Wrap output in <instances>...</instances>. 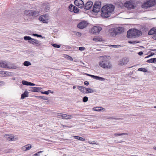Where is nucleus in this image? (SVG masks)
I'll return each mask as SVG.
<instances>
[{
  "mask_svg": "<svg viewBox=\"0 0 156 156\" xmlns=\"http://www.w3.org/2000/svg\"><path fill=\"white\" fill-rule=\"evenodd\" d=\"M73 11L74 13H77L79 11V9L76 6L73 7Z\"/></svg>",
  "mask_w": 156,
  "mask_h": 156,
  "instance_id": "30",
  "label": "nucleus"
},
{
  "mask_svg": "<svg viewBox=\"0 0 156 156\" xmlns=\"http://www.w3.org/2000/svg\"><path fill=\"white\" fill-rule=\"evenodd\" d=\"M4 137H5L9 141L14 140L13 139L14 138L12 136L9 135H5Z\"/></svg>",
  "mask_w": 156,
  "mask_h": 156,
  "instance_id": "23",
  "label": "nucleus"
},
{
  "mask_svg": "<svg viewBox=\"0 0 156 156\" xmlns=\"http://www.w3.org/2000/svg\"><path fill=\"white\" fill-rule=\"evenodd\" d=\"M99 107H96L95 108L94 110L96 111H101V109H99Z\"/></svg>",
  "mask_w": 156,
  "mask_h": 156,
  "instance_id": "50",
  "label": "nucleus"
},
{
  "mask_svg": "<svg viewBox=\"0 0 156 156\" xmlns=\"http://www.w3.org/2000/svg\"><path fill=\"white\" fill-rule=\"evenodd\" d=\"M124 30V28L122 27H116L109 30V32L111 36L114 37L118 34L123 32Z\"/></svg>",
  "mask_w": 156,
  "mask_h": 156,
  "instance_id": "4",
  "label": "nucleus"
},
{
  "mask_svg": "<svg viewBox=\"0 0 156 156\" xmlns=\"http://www.w3.org/2000/svg\"><path fill=\"white\" fill-rule=\"evenodd\" d=\"M153 63H155L156 62V58H153Z\"/></svg>",
  "mask_w": 156,
  "mask_h": 156,
  "instance_id": "61",
  "label": "nucleus"
},
{
  "mask_svg": "<svg viewBox=\"0 0 156 156\" xmlns=\"http://www.w3.org/2000/svg\"><path fill=\"white\" fill-rule=\"evenodd\" d=\"M22 83L23 85H26L29 86V82L25 81V80H23L22 82Z\"/></svg>",
  "mask_w": 156,
  "mask_h": 156,
  "instance_id": "39",
  "label": "nucleus"
},
{
  "mask_svg": "<svg viewBox=\"0 0 156 156\" xmlns=\"http://www.w3.org/2000/svg\"><path fill=\"white\" fill-rule=\"evenodd\" d=\"M74 6L71 4L69 6V10L71 12H73V7Z\"/></svg>",
  "mask_w": 156,
  "mask_h": 156,
  "instance_id": "29",
  "label": "nucleus"
},
{
  "mask_svg": "<svg viewBox=\"0 0 156 156\" xmlns=\"http://www.w3.org/2000/svg\"><path fill=\"white\" fill-rule=\"evenodd\" d=\"M101 8V6L98 7L97 6L93 5L92 11L94 12H98L100 11Z\"/></svg>",
  "mask_w": 156,
  "mask_h": 156,
  "instance_id": "16",
  "label": "nucleus"
},
{
  "mask_svg": "<svg viewBox=\"0 0 156 156\" xmlns=\"http://www.w3.org/2000/svg\"><path fill=\"white\" fill-rule=\"evenodd\" d=\"M153 38L154 39H155L156 40V34L154 35L153 36Z\"/></svg>",
  "mask_w": 156,
  "mask_h": 156,
  "instance_id": "62",
  "label": "nucleus"
},
{
  "mask_svg": "<svg viewBox=\"0 0 156 156\" xmlns=\"http://www.w3.org/2000/svg\"><path fill=\"white\" fill-rule=\"evenodd\" d=\"M94 79H96V80H101L102 81H104L105 80V79L103 78V77H101L98 76H94Z\"/></svg>",
  "mask_w": 156,
  "mask_h": 156,
  "instance_id": "24",
  "label": "nucleus"
},
{
  "mask_svg": "<svg viewBox=\"0 0 156 156\" xmlns=\"http://www.w3.org/2000/svg\"><path fill=\"white\" fill-rule=\"evenodd\" d=\"M32 35L34 36L37 37H42L41 35H38L36 34H33Z\"/></svg>",
  "mask_w": 156,
  "mask_h": 156,
  "instance_id": "46",
  "label": "nucleus"
},
{
  "mask_svg": "<svg viewBox=\"0 0 156 156\" xmlns=\"http://www.w3.org/2000/svg\"><path fill=\"white\" fill-rule=\"evenodd\" d=\"M101 2L99 1H97L95 2L94 5L97 6L98 7L101 6Z\"/></svg>",
  "mask_w": 156,
  "mask_h": 156,
  "instance_id": "32",
  "label": "nucleus"
},
{
  "mask_svg": "<svg viewBox=\"0 0 156 156\" xmlns=\"http://www.w3.org/2000/svg\"><path fill=\"white\" fill-rule=\"evenodd\" d=\"M124 135H128V133H115L114 134V135L115 136H119Z\"/></svg>",
  "mask_w": 156,
  "mask_h": 156,
  "instance_id": "36",
  "label": "nucleus"
},
{
  "mask_svg": "<svg viewBox=\"0 0 156 156\" xmlns=\"http://www.w3.org/2000/svg\"><path fill=\"white\" fill-rule=\"evenodd\" d=\"M73 116L69 115H66L65 114V119H69L73 118Z\"/></svg>",
  "mask_w": 156,
  "mask_h": 156,
  "instance_id": "27",
  "label": "nucleus"
},
{
  "mask_svg": "<svg viewBox=\"0 0 156 156\" xmlns=\"http://www.w3.org/2000/svg\"><path fill=\"white\" fill-rule=\"evenodd\" d=\"M44 8V11L47 12H48L50 9V6L49 5H43Z\"/></svg>",
  "mask_w": 156,
  "mask_h": 156,
  "instance_id": "19",
  "label": "nucleus"
},
{
  "mask_svg": "<svg viewBox=\"0 0 156 156\" xmlns=\"http://www.w3.org/2000/svg\"><path fill=\"white\" fill-rule=\"evenodd\" d=\"M124 6L128 9H132L134 8V6L132 3L130 1H126L124 4Z\"/></svg>",
  "mask_w": 156,
  "mask_h": 156,
  "instance_id": "12",
  "label": "nucleus"
},
{
  "mask_svg": "<svg viewBox=\"0 0 156 156\" xmlns=\"http://www.w3.org/2000/svg\"><path fill=\"white\" fill-rule=\"evenodd\" d=\"M65 58H66L67 59L69 60L70 61H73V59L71 57L67 55H66Z\"/></svg>",
  "mask_w": 156,
  "mask_h": 156,
  "instance_id": "41",
  "label": "nucleus"
},
{
  "mask_svg": "<svg viewBox=\"0 0 156 156\" xmlns=\"http://www.w3.org/2000/svg\"><path fill=\"white\" fill-rule=\"evenodd\" d=\"M117 4L119 7L122 8V7H123V6H124L123 3L121 2H118Z\"/></svg>",
  "mask_w": 156,
  "mask_h": 156,
  "instance_id": "37",
  "label": "nucleus"
},
{
  "mask_svg": "<svg viewBox=\"0 0 156 156\" xmlns=\"http://www.w3.org/2000/svg\"><path fill=\"white\" fill-rule=\"evenodd\" d=\"M88 143L90 144H96V143L95 141H93L92 142H91L90 141H88Z\"/></svg>",
  "mask_w": 156,
  "mask_h": 156,
  "instance_id": "53",
  "label": "nucleus"
},
{
  "mask_svg": "<svg viewBox=\"0 0 156 156\" xmlns=\"http://www.w3.org/2000/svg\"><path fill=\"white\" fill-rule=\"evenodd\" d=\"M0 67L9 69H16L17 67L14 66L10 62L6 61H2L0 62Z\"/></svg>",
  "mask_w": 156,
  "mask_h": 156,
  "instance_id": "5",
  "label": "nucleus"
},
{
  "mask_svg": "<svg viewBox=\"0 0 156 156\" xmlns=\"http://www.w3.org/2000/svg\"><path fill=\"white\" fill-rule=\"evenodd\" d=\"M28 42L34 45L36 44L37 46H39L41 45V41L34 38H31L30 41H28Z\"/></svg>",
  "mask_w": 156,
  "mask_h": 156,
  "instance_id": "11",
  "label": "nucleus"
},
{
  "mask_svg": "<svg viewBox=\"0 0 156 156\" xmlns=\"http://www.w3.org/2000/svg\"><path fill=\"white\" fill-rule=\"evenodd\" d=\"M155 3V0H150L144 3L142 5V7L145 8L153 6Z\"/></svg>",
  "mask_w": 156,
  "mask_h": 156,
  "instance_id": "6",
  "label": "nucleus"
},
{
  "mask_svg": "<svg viewBox=\"0 0 156 156\" xmlns=\"http://www.w3.org/2000/svg\"><path fill=\"white\" fill-rule=\"evenodd\" d=\"M93 40L95 41H102L101 38H99L98 37L94 38Z\"/></svg>",
  "mask_w": 156,
  "mask_h": 156,
  "instance_id": "34",
  "label": "nucleus"
},
{
  "mask_svg": "<svg viewBox=\"0 0 156 156\" xmlns=\"http://www.w3.org/2000/svg\"><path fill=\"white\" fill-rule=\"evenodd\" d=\"M99 65L104 69H110L112 67V65L110 62L107 58V56H104L99 62Z\"/></svg>",
  "mask_w": 156,
  "mask_h": 156,
  "instance_id": "2",
  "label": "nucleus"
},
{
  "mask_svg": "<svg viewBox=\"0 0 156 156\" xmlns=\"http://www.w3.org/2000/svg\"><path fill=\"white\" fill-rule=\"evenodd\" d=\"M9 72L7 71H0V76L2 77L7 76L9 75Z\"/></svg>",
  "mask_w": 156,
  "mask_h": 156,
  "instance_id": "15",
  "label": "nucleus"
},
{
  "mask_svg": "<svg viewBox=\"0 0 156 156\" xmlns=\"http://www.w3.org/2000/svg\"><path fill=\"white\" fill-rule=\"evenodd\" d=\"M86 75H87V76H91V77H92V78H94V75H90V74H86Z\"/></svg>",
  "mask_w": 156,
  "mask_h": 156,
  "instance_id": "59",
  "label": "nucleus"
},
{
  "mask_svg": "<svg viewBox=\"0 0 156 156\" xmlns=\"http://www.w3.org/2000/svg\"><path fill=\"white\" fill-rule=\"evenodd\" d=\"M42 88L40 87H30L29 90L33 92H38Z\"/></svg>",
  "mask_w": 156,
  "mask_h": 156,
  "instance_id": "14",
  "label": "nucleus"
},
{
  "mask_svg": "<svg viewBox=\"0 0 156 156\" xmlns=\"http://www.w3.org/2000/svg\"><path fill=\"white\" fill-rule=\"evenodd\" d=\"M37 97L39 98H40L41 99H42L43 100H47V98L45 97H43V96H38Z\"/></svg>",
  "mask_w": 156,
  "mask_h": 156,
  "instance_id": "49",
  "label": "nucleus"
},
{
  "mask_svg": "<svg viewBox=\"0 0 156 156\" xmlns=\"http://www.w3.org/2000/svg\"><path fill=\"white\" fill-rule=\"evenodd\" d=\"M88 98L86 96H85L83 98V102H86L88 100Z\"/></svg>",
  "mask_w": 156,
  "mask_h": 156,
  "instance_id": "43",
  "label": "nucleus"
},
{
  "mask_svg": "<svg viewBox=\"0 0 156 156\" xmlns=\"http://www.w3.org/2000/svg\"><path fill=\"white\" fill-rule=\"evenodd\" d=\"M86 92H87L86 93V94L87 93H94L95 92H96L95 90L92 89H91L90 88H86Z\"/></svg>",
  "mask_w": 156,
  "mask_h": 156,
  "instance_id": "25",
  "label": "nucleus"
},
{
  "mask_svg": "<svg viewBox=\"0 0 156 156\" xmlns=\"http://www.w3.org/2000/svg\"><path fill=\"white\" fill-rule=\"evenodd\" d=\"M51 45L52 46H53V47H54L55 48H59L60 47V45H58L57 44H52Z\"/></svg>",
  "mask_w": 156,
  "mask_h": 156,
  "instance_id": "42",
  "label": "nucleus"
},
{
  "mask_svg": "<svg viewBox=\"0 0 156 156\" xmlns=\"http://www.w3.org/2000/svg\"><path fill=\"white\" fill-rule=\"evenodd\" d=\"M140 31L136 29H130L127 32V37L128 38H133L139 37L141 35Z\"/></svg>",
  "mask_w": 156,
  "mask_h": 156,
  "instance_id": "3",
  "label": "nucleus"
},
{
  "mask_svg": "<svg viewBox=\"0 0 156 156\" xmlns=\"http://www.w3.org/2000/svg\"><path fill=\"white\" fill-rule=\"evenodd\" d=\"M50 91V90H48V91L41 92V93L48 95L49 94V92Z\"/></svg>",
  "mask_w": 156,
  "mask_h": 156,
  "instance_id": "44",
  "label": "nucleus"
},
{
  "mask_svg": "<svg viewBox=\"0 0 156 156\" xmlns=\"http://www.w3.org/2000/svg\"><path fill=\"white\" fill-rule=\"evenodd\" d=\"M35 84L31 82H29V86H35Z\"/></svg>",
  "mask_w": 156,
  "mask_h": 156,
  "instance_id": "57",
  "label": "nucleus"
},
{
  "mask_svg": "<svg viewBox=\"0 0 156 156\" xmlns=\"http://www.w3.org/2000/svg\"><path fill=\"white\" fill-rule=\"evenodd\" d=\"M154 53H153V52H151V54H150V56H151L153 55H154Z\"/></svg>",
  "mask_w": 156,
  "mask_h": 156,
  "instance_id": "63",
  "label": "nucleus"
},
{
  "mask_svg": "<svg viewBox=\"0 0 156 156\" xmlns=\"http://www.w3.org/2000/svg\"><path fill=\"white\" fill-rule=\"evenodd\" d=\"M26 146L27 151L29 150L32 147V146L30 144L26 145Z\"/></svg>",
  "mask_w": 156,
  "mask_h": 156,
  "instance_id": "35",
  "label": "nucleus"
},
{
  "mask_svg": "<svg viewBox=\"0 0 156 156\" xmlns=\"http://www.w3.org/2000/svg\"><path fill=\"white\" fill-rule=\"evenodd\" d=\"M153 58H151L150 59H148L146 61L147 62L149 63H153Z\"/></svg>",
  "mask_w": 156,
  "mask_h": 156,
  "instance_id": "47",
  "label": "nucleus"
},
{
  "mask_svg": "<svg viewBox=\"0 0 156 156\" xmlns=\"http://www.w3.org/2000/svg\"><path fill=\"white\" fill-rule=\"evenodd\" d=\"M102 28L99 26H96L93 27L91 30L92 33L95 34L99 33L102 30Z\"/></svg>",
  "mask_w": 156,
  "mask_h": 156,
  "instance_id": "7",
  "label": "nucleus"
},
{
  "mask_svg": "<svg viewBox=\"0 0 156 156\" xmlns=\"http://www.w3.org/2000/svg\"><path fill=\"white\" fill-rule=\"evenodd\" d=\"M153 149L156 150V147H153Z\"/></svg>",
  "mask_w": 156,
  "mask_h": 156,
  "instance_id": "64",
  "label": "nucleus"
},
{
  "mask_svg": "<svg viewBox=\"0 0 156 156\" xmlns=\"http://www.w3.org/2000/svg\"><path fill=\"white\" fill-rule=\"evenodd\" d=\"M73 137L74 139L79 140L80 141H85V139L83 138V137L78 136H73Z\"/></svg>",
  "mask_w": 156,
  "mask_h": 156,
  "instance_id": "26",
  "label": "nucleus"
},
{
  "mask_svg": "<svg viewBox=\"0 0 156 156\" xmlns=\"http://www.w3.org/2000/svg\"><path fill=\"white\" fill-rule=\"evenodd\" d=\"M138 71L143 72H147V70L145 68H139L138 69Z\"/></svg>",
  "mask_w": 156,
  "mask_h": 156,
  "instance_id": "33",
  "label": "nucleus"
},
{
  "mask_svg": "<svg viewBox=\"0 0 156 156\" xmlns=\"http://www.w3.org/2000/svg\"><path fill=\"white\" fill-rule=\"evenodd\" d=\"M156 33V29L154 28H152L148 32V34L149 35H151Z\"/></svg>",
  "mask_w": 156,
  "mask_h": 156,
  "instance_id": "18",
  "label": "nucleus"
},
{
  "mask_svg": "<svg viewBox=\"0 0 156 156\" xmlns=\"http://www.w3.org/2000/svg\"><path fill=\"white\" fill-rule=\"evenodd\" d=\"M128 42L129 44H136L139 43V42L137 41H129Z\"/></svg>",
  "mask_w": 156,
  "mask_h": 156,
  "instance_id": "40",
  "label": "nucleus"
},
{
  "mask_svg": "<svg viewBox=\"0 0 156 156\" xmlns=\"http://www.w3.org/2000/svg\"><path fill=\"white\" fill-rule=\"evenodd\" d=\"M48 14L43 15L41 16L39 18L40 21H42L43 23H47L48 22Z\"/></svg>",
  "mask_w": 156,
  "mask_h": 156,
  "instance_id": "9",
  "label": "nucleus"
},
{
  "mask_svg": "<svg viewBox=\"0 0 156 156\" xmlns=\"http://www.w3.org/2000/svg\"><path fill=\"white\" fill-rule=\"evenodd\" d=\"M31 38L29 36H26L24 37V39L25 40H28V41H30Z\"/></svg>",
  "mask_w": 156,
  "mask_h": 156,
  "instance_id": "38",
  "label": "nucleus"
},
{
  "mask_svg": "<svg viewBox=\"0 0 156 156\" xmlns=\"http://www.w3.org/2000/svg\"><path fill=\"white\" fill-rule=\"evenodd\" d=\"M84 84L85 85L88 86L89 85V82L87 81H85L84 82Z\"/></svg>",
  "mask_w": 156,
  "mask_h": 156,
  "instance_id": "58",
  "label": "nucleus"
},
{
  "mask_svg": "<svg viewBox=\"0 0 156 156\" xmlns=\"http://www.w3.org/2000/svg\"><path fill=\"white\" fill-rule=\"evenodd\" d=\"M5 84V82L0 81V87L1 86H3Z\"/></svg>",
  "mask_w": 156,
  "mask_h": 156,
  "instance_id": "48",
  "label": "nucleus"
},
{
  "mask_svg": "<svg viewBox=\"0 0 156 156\" xmlns=\"http://www.w3.org/2000/svg\"><path fill=\"white\" fill-rule=\"evenodd\" d=\"M32 13V10H25L24 12V13L27 16H31Z\"/></svg>",
  "mask_w": 156,
  "mask_h": 156,
  "instance_id": "20",
  "label": "nucleus"
},
{
  "mask_svg": "<svg viewBox=\"0 0 156 156\" xmlns=\"http://www.w3.org/2000/svg\"><path fill=\"white\" fill-rule=\"evenodd\" d=\"M57 114L58 116L61 117V118L64 119H65V114L61 113H57Z\"/></svg>",
  "mask_w": 156,
  "mask_h": 156,
  "instance_id": "28",
  "label": "nucleus"
},
{
  "mask_svg": "<svg viewBox=\"0 0 156 156\" xmlns=\"http://www.w3.org/2000/svg\"><path fill=\"white\" fill-rule=\"evenodd\" d=\"M23 65L26 66H28L31 65V63L29 62L25 61L23 63Z\"/></svg>",
  "mask_w": 156,
  "mask_h": 156,
  "instance_id": "31",
  "label": "nucleus"
},
{
  "mask_svg": "<svg viewBox=\"0 0 156 156\" xmlns=\"http://www.w3.org/2000/svg\"><path fill=\"white\" fill-rule=\"evenodd\" d=\"M85 49L84 47H80L79 48V50L80 51H83Z\"/></svg>",
  "mask_w": 156,
  "mask_h": 156,
  "instance_id": "55",
  "label": "nucleus"
},
{
  "mask_svg": "<svg viewBox=\"0 0 156 156\" xmlns=\"http://www.w3.org/2000/svg\"><path fill=\"white\" fill-rule=\"evenodd\" d=\"M111 46L112 47H114L115 48H119L121 47V46L119 45H112Z\"/></svg>",
  "mask_w": 156,
  "mask_h": 156,
  "instance_id": "51",
  "label": "nucleus"
},
{
  "mask_svg": "<svg viewBox=\"0 0 156 156\" xmlns=\"http://www.w3.org/2000/svg\"><path fill=\"white\" fill-rule=\"evenodd\" d=\"M75 5L79 8H83L84 7V4L82 0H75L74 2Z\"/></svg>",
  "mask_w": 156,
  "mask_h": 156,
  "instance_id": "10",
  "label": "nucleus"
},
{
  "mask_svg": "<svg viewBox=\"0 0 156 156\" xmlns=\"http://www.w3.org/2000/svg\"><path fill=\"white\" fill-rule=\"evenodd\" d=\"M74 33L75 34L78 36H80L81 35V33L77 32L75 31Z\"/></svg>",
  "mask_w": 156,
  "mask_h": 156,
  "instance_id": "45",
  "label": "nucleus"
},
{
  "mask_svg": "<svg viewBox=\"0 0 156 156\" xmlns=\"http://www.w3.org/2000/svg\"><path fill=\"white\" fill-rule=\"evenodd\" d=\"M88 23L85 21H83L80 22L77 25V27L80 29H83L86 27Z\"/></svg>",
  "mask_w": 156,
  "mask_h": 156,
  "instance_id": "8",
  "label": "nucleus"
},
{
  "mask_svg": "<svg viewBox=\"0 0 156 156\" xmlns=\"http://www.w3.org/2000/svg\"><path fill=\"white\" fill-rule=\"evenodd\" d=\"M28 92L26 91L22 94H21V99H23L27 97L28 96Z\"/></svg>",
  "mask_w": 156,
  "mask_h": 156,
  "instance_id": "21",
  "label": "nucleus"
},
{
  "mask_svg": "<svg viewBox=\"0 0 156 156\" xmlns=\"http://www.w3.org/2000/svg\"><path fill=\"white\" fill-rule=\"evenodd\" d=\"M22 151H27L26 150V145L24 146H23L22 147Z\"/></svg>",
  "mask_w": 156,
  "mask_h": 156,
  "instance_id": "54",
  "label": "nucleus"
},
{
  "mask_svg": "<svg viewBox=\"0 0 156 156\" xmlns=\"http://www.w3.org/2000/svg\"><path fill=\"white\" fill-rule=\"evenodd\" d=\"M43 152V151H40L38 153H36V154H35L37 156H39V154L42 153Z\"/></svg>",
  "mask_w": 156,
  "mask_h": 156,
  "instance_id": "56",
  "label": "nucleus"
},
{
  "mask_svg": "<svg viewBox=\"0 0 156 156\" xmlns=\"http://www.w3.org/2000/svg\"><path fill=\"white\" fill-rule=\"evenodd\" d=\"M143 54V52L142 51H140L138 52V55H141Z\"/></svg>",
  "mask_w": 156,
  "mask_h": 156,
  "instance_id": "60",
  "label": "nucleus"
},
{
  "mask_svg": "<svg viewBox=\"0 0 156 156\" xmlns=\"http://www.w3.org/2000/svg\"><path fill=\"white\" fill-rule=\"evenodd\" d=\"M93 5V3L92 1H88L86 3L85 5H84L83 8L86 10H88L91 8Z\"/></svg>",
  "mask_w": 156,
  "mask_h": 156,
  "instance_id": "13",
  "label": "nucleus"
},
{
  "mask_svg": "<svg viewBox=\"0 0 156 156\" xmlns=\"http://www.w3.org/2000/svg\"><path fill=\"white\" fill-rule=\"evenodd\" d=\"M39 12L38 11H33L32 10L31 16L34 17L37 16L39 15Z\"/></svg>",
  "mask_w": 156,
  "mask_h": 156,
  "instance_id": "22",
  "label": "nucleus"
},
{
  "mask_svg": "<svg viewBox=\"0 0 156 156\" xmlns=\"http://www.w3.org/2000/svg\"><path fill=\"white\" fill-rule=\"evenodd\" d=\"M115 6L112 4L103 6L101 10V16L103 18H107L114 13Z\"/></svg>",
  "mask_w": 156,
  "mask_h": 156,
  "instance_id": "1",
  "label": "nucleus"
},
{
  "mask_svg": "<svg viewBox=\"0 0 156 156\" xmlns=\"http://www.w3.org/2000/svg\"><path fill=\"white\" fill-rule=\"evenodd\" d=\"M109 119H115V120H119L120 119V118H115L112 117H110L108 118Z\"/></svg>",
  "mask_w": 156,
  "mask_h": 156,
  "instance_id": "52",
  "label": "nucleus"
},
{
  "mask_svg": "<svg viewBox=\"0 0 156 156\" xmlns=\"http://www.w3.org/2000/svg\"><path fill=\"white\" fill-rule=\"evenodd\" d=\"M77 88L82 93H84V94H86V93L87 92H86V88L82 86H78L77 87Z\"/></svg>",
  "mask_w": 156,
  "mask_h": 156,
  "instance_id": "17",
  "label": "nucleus"
}]
</instances>
